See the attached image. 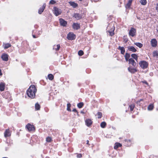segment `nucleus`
<instances>
[{
    "instance_id": "nucleus-1",
    "label": "nucleus",
    "mask_w": 158,
    "mask_h": 158,
    "mask_svg": "<svg viewBox=\"0 0 158 158\" xmlns=\"http://www.w3.org/2000/svg\"><path fill=\"white\" fill-rule=\"evenodd\" d=\"M37 89L34 85H31L27 91V94L28 96L31 98H33L35 96V93Z\"/></svg>"
},
{
    "instance_id": "nucleus-2",
    "label": "nucleus",
    "mask_w": 158,
    "mask_h": 158,
    "mask_svg": "<svg viewBox=\"0 0 158 158\" xmlns=\"http://www.w3.org/2000/svg\"><path fill=\"white\" fill-rule=\"evenodd\" d=\"M131 64L133 66L131 67V66L129 67V72L134 73L137 71L136 69V63L135 60L132 58L129 59V65Z\"/></svg>"
},
{
    "instance_id": "nucleus-3",
    "label": "nucleus",
    "mask_w": 158,
    "mask_h": 158,
    "mask_svg": "<svg viewBox=\"0 0 158 158\" xmlns=\"http://www.w3.org/2000/svg\"><path fill=\"white\" fill-rule=\"evenodd\" d=\"M107 31L109 33L110 35L112 36L114 35L115 27L113 23L109 24L107 27Z\"/></svg>"
},
{
    "instance_id": "nucleus-4",
    "label": "nucleus",
    "mask_w": 158,
    "mask_h": 158,
    "mask_svg": "<svg viewBox=\"0 0 158 158\" xmlns=\"http://www.w3.org/2000/svg\"><path fill=\"white\" fill-rule=\"evenodd\" d=\"M53 13L56 16H58L60 15L62 13V11L60 9L56 7H54L53 8Z\"/></svg>"
},
{
    "instance_id": "nucleus-5",
    "label": "nucleus",
    "mask_w": 158,
    "mask_h": 158,
    "mask_svg": "<svg viewBox=\"0 0 158 158\" xmlns=\"http://www.w3.org/2000/svg\"><path fill=\"white\" fill-rule=\"evenodd\" d=\"M76 38V35L73 33L69 32L67 35V38L69 40H73Z\"/></svg>"
},
{
    "instance_id": "nucleus-6",
    "label": "nucleus",
    "mask_w": 158,
    "mask_h": 158,
    "mask_svg": "<svg viewBox=\"0 0 158 158\" xmlns=\"http://www.w3.org/2000/svg\"><path fill=\"white\" fill-rule=\"evenodd\" d=\"M136 33V30L134 28L132 27L129 30V35L132 37H134L135 36Z\"/></svg>"
},
{
    "instance_id": "nucleus-7",
    "label": "nucleus",
    "mask_w": 158,
    "mask_h": 158,
    "mask_svg": "<svg viewBox=\"0 0 158 158\" xmlns=\"http://www.w3.org/2000/svg\"><path fill=\"white\" fill-rule=\"evenodd\" d=\"M139 64L141 68L146 69L148 66V63L145 61H142L139 63Z\"/></svg>"
},
{
    "instance_id": "nucleus-8",
    "label": "nucleus",
    "mask_w": 158,
    "mask_h": 158,
    "mask_svg": "<svg viewBox=\"0 0 158 158\" xmlns=\"http://www.w3.org/2000/svg\"><path fill=\"white\" fill-rule=\"evenodd\" d=\"M29 131H33L35 130V127L33 125H31L30 123H28L26 126Z\"/></svg>"
},
{
    "instance_id": "nucleus-9",
    "label": "nucleus",
    "mask_w": 158,
    "mask_h": 158,
    "mask_svg": "<svg viewBox=\"0 0 158 158\" xmlns=\"http://www.w3.org/2000/svg\"><path fill=\"white\" fill-rule=\"evenodd\" d=\"M11 132L10 131L9 129H6L5 132H4V135L5 138L9 137L11 135Z\"/></svg>"
},
{
    "instance_id": "nucleus-10",
    "label": "nucleus",
    "mask_w": 158,
    "mask_h": 158,
    "mask_svg": "<svg viewBox=\"0 0 158 158\" xmlns=\"http://www.w3.org/2000/svg\"><path fill=\"white\" fill-rule=\"evenodd\" d=\"M151 46L153 47H156L157 44V42L156 40L155 39H153L151 41Z\"/></svg>"
},
{
    "instance_id": "nucleus-11",
    "label": "nucleus",
    "mask_w": 158,
    "mask_h": 158,
    "mask_svg": "<svg viewBox=\"0 0 158 158\" xmlns=\"http://www.w3.org/2000/svg\"><path fill=\"white\" fill-rule=\"evenodd\" d=\"M59 21L60 24L61 26L64 27H65L67 25V22L64 20L63 19H60Z\"/></svg>"
},
{
    "instance_id": "nucleus-12",
    "label": "nucleus",
    "mask_w": 158,
    "mask_h": 158,
    "mask_svg": "<svg viewBox=\"0 0 158 158\" xmlns=\"http://www.w3.org/2000/svg\"><path fill=\"white\" fill-rule=\"evenodd\" d=\"M82 15L78 13L74 14L73 17L77 20H79L82 18Z\"/></svg>"
},
{
    "instance_id": "nucleus-13",
    "label": "nucleus",
    "mask_w": 158,
    "mask_h": 158,
    "mask_svg": "<svg viewBox=\"0 0 158 158\" xmlns=\"http://www.w3.org/2000/svg\"><path fill=\"white\" fill-rule=\"evenodd\" d=\"M73 27L74 30H78L80 28V25L78 23H74L73 24Z\"/></svg>"
},
{
    "instance_id": "nucleus-14",
    "label": "nucleus",
    "mask_w": 158,
    "mask_h": 158,
    "mask_svg": "<svg viewBox=\"0 0 158 158\" xmlns=\"http://www.w3.org/2000/svg\"><path fill=\"white\" fill-rule=\"evenodd\" d=\"M46 6L45 3H44L42 6L40 8L38 12L39 14H41L43 12Z\"/></svg>"
},
{
    "instance_id": "nucleus-15",
    "label": "nucleus",
    "mask_w": 158,
    "mask_h": 158,
    "mask_svg": "<svg viewBox=\"0 0 158 158\" xmlns=\"http://www.w3.org/2000/svg\"><path fill=\"white\" fill-rule=\"evenodd\" d=\"M2 60L6 61H8V55L6 54H3L1 56Z\"/></svg>"
},
{
    "instance_id": "nucleus-16",
    "label": "nucleus",
    "mask_w": 158,
    "mask_h": 158,
    "mask_svg": "<svg viewBox=\"0 0 158 158\" xmlns=\"http://www.w3.org/2000/svg\"><path fill=\"white\" fill-rule=\"evenodd\" d=\"M85 123L86 125L89 127L92 124V121L91 119H87L85 120Z\"/></svg>"
},
{
    "instance_id": "nucleus-17",
    "label": "nucleus",
    "mask_w": 158,
    "mask_h": 158,
    "mask_svg": "<svg viewBox=\"0 0 158 158\" xmlns=\"http://www.w3.org/2000/svg\"><path fill=\"white\" fill-rule=\"evenodd\" d=\"M5 88V84L3 82H1L0 83V90L2 91L4 90Z\"/></svg>"
},
{
    "instance_id": "nucleus-18",
    "label": "nucleus",
    "mask_w": 158,
    "mask_h": 158,
    "mask_svg": "<svg viewBox=\"0 0 158 158\" xmlns=\"http://www.w3.org/2000/svg\"><path fill=\"white\" fill-rule=\"evenodd\" d=\"M122 146V144L119 143H116L114 144V148L115 149H117L119 147H121Z\"/></svg>"
},
{
    "instance_id": "nucleus-19",
    "label": "nucleus",
    "mask_w": 158,
    "mask_h": 158,
    "mask_svg": "<svg viewBox=\"0 0 158 158\" xmlns=\"http://www.w3.org/2000/svg\"><path fill=\"white\" fill-rule=\"evenodd\" d=\"M60 48V45L57 44L56 45H54L53 47V49L54 50H55L56 51H58L59 50Z\"/></svg>"
},
{
    "instance_id": "nucleus-20",
    "label": "nucleus",
    "mask_w": 158,
    "mask_h": 158,
    "mask_svg": "<svg viewBox=\"0 0 158 158\" xmlns=\"http://www.w3.org/2000/svg\"><path fill=\"white\" fill-rule=\"evenodd\" d=\"M70 5L74 8H75L77 6V5L74 2H69Z\"/></svg>"
},
{
    "instance_id": "nucleus-21",
    "label": "nucleus",
    "mask_w": 158,
    "mask_h": 158,
    "mask_svg": "<svg viewBox=\"0 0 158 158\" xmlns=\"http://www.w3.org/2000/svg\"><path fill=\"white\" fill-rule=\"evenodd\" d=\"M40 106L38 103H36L35 105V110H39L40 109Z\"/></svg>"
},
{
    "instance_id": "nucleus-22",
    "label": "nucleus",
    "mask_w": 158,
    "mask_h": 158,
    "mask_svg": "<svg viewBox=\"0 0 158 158\" xmlns=\"http://www.w3.org/2000/svg\"><path fill=\"white\" fill-rule=\"evenodd\" d=\"M118 49H119L121 51V53L122 54H124L125 52V50L124 48L123 47H121L120 46H119Z\"/></svg>"
},
{
    "instance_id": "nucleus-23",
    "label": "nucleus",
    "mask_w": 158,
    "mask_h": 158,
    "mask_svg": "<svg viewBox=\"0 0 158 158\" xmlns=\"http://www.w3.org/2000/svg\"><path fill=\"white\" fill-rule=\"evenodd\" d=\"M129 50L133 52H135L137 51L136 49L133 46L129 47Z\"/></svg>"
},
{
    "instance_id": "nucleus-24",
    "label": "nucleus",
    "mask_w": 158,
    "mask_h": 158,
    "mask_svg": "<svg viewBox=\"0 0 158 158\" xmlns=\"http://www.w3.org/2000/svg\"><path fill=\"white\" fill-rule=\"evenodd\" d=\"M48 79L50 80H52L54 78L53 76L51 74H49L48 76Z\"/></svg>"
},
{
    "instance_id": "nucleus-25",
    "label": "nucleus",
    "mask_w": 158,
    "mask_h": 158,
    "mask_svg": "<svg viewBox=\"0 0 158 158\" xmlns=\"http://www.w3.org/2000/svg\"><path fill=\"white\" fill-rule=\"evenodd\" d=\"M106 126V123L105 122H102L101 123L100 126L102 128H104Z\"/></svg>"
},
{
    "instance_id": "nucleus-26",
    "label": "nucleus",
    "mask_w": 158,
    "mask_h": 158,
    "mask_svg": "<svg viewBox=\"0 0 158 158\" xmlns=\"http://www.w3.org/2000/svg\"><path fill=\"white\" fill-rule=\"evenodd\" d=\"M83 105L84 103L83 102H81L77 104V106L79 108H81L83 107Z\"/></svg>"
},
{
    "instance_id": "nucleus-27",
    "label": "nucleus",
    "mask_w": 158,
    "mask_h": 158,
    "mask_svg": "<svg viewBox=\"0 0 158 158\" xmlns=\"http://www.w3.org/2000/svg\"><path fill=\"white\" fill-rule=\"evenodd\" d=\"M135 44L136 45L140 48H142L143 45L142 44L139 43H135Z\"/></svg>"
},
{
    "instance_id": "nucleus-28",
    "label": "nucleus",
    "mask_w": 158,
    "mask_h": 158,
    "mask_svg": "<svg viewBox=\"0 0 158 158\" xmlns=\"http://www.w3.org/2000/svg\"><path fill=\"white\" fill-rule=\"evenodd\" d=\"M10 44L9 43L6 44L4 45V48L5 49H7L11 46Z\"/></svg>"
},
{
    "instance_id": "nucleus-29",
    "label": "nucleus",
    "mask_w": 158,
    "mask_h": 158,
    "mask_svg": "<svg viewBox=\"0 0 158 158\" xmlns=\"http://www.w3.org/2000/svg\"><path fill=\"white\" fill-rule=\"evenodd\" d=\"M153 56L154 57H156L158 58V52L154 51L153 53Z\"/></svg>"
},
{
    "instance_id": "nucleus-30",
    "label": "nucleus",
    "mask_w": 158,
    "mask_h": 158,
    "mask_svg": "<svg viewBox=\"0 0 158 158\" xmlns=\"http://www.w3.org/2000/svg\"><path fill=\"white\" fill-rule=\"evenodd\" d=\"M140 2L141 4L143 5H146L147 3L146 0H140Z\"/></svg>"
},
{
    "instance_id": "nucleus-31",
    "label": "nucleus",
    "mask_w": 158,
    "mask_h": 158,
    "mask_svg": "<svg viewBox=\"0 0 158 158\" xmlns=\"http://www.w3.org/2000/svg\"><path fill=\"white\" fill-rule=\"evenodd\" d=\"M71 107V104L70 103H68L67 104V110L68 111H71V110L70 108Z\"/></svg>"
},
{
    "instance_id": "nucleus-32",
    "label": "nucleus",
    "mask_w": 158,
    "mask_h": 158,
    "mask_svg": "<svg viewBox=\"0 0 158 158\" xmlns=\"http://www.w3.org/2000/svg\"><path fill=\"white\" fill-rule=\"evenodd\" d=\"M153 108V106L152 104L150 105L148 107V109L149 110H152Z\"/></svg>"
},
{
    "instance_id": "nucleus-33",
    "label": "nucleus",
    "mask_w": 158,
    "mask_h": 158,
    "mask_svg": "<svg viewBox=\"0 0 158 158\" xmlns=\"http://www.w3.org/2000/svg\"><path fill=\"white\" fill-rule=\"evenodd\" d=\"M131 56L133 58H134L135 60H137V56L135 54H132L131 55Z\"/></svg>"
},
{
    "instance_id": "nucleus-34",
    "label": "nucleus",
    "mask_w": 158,
    "mask_h": 158,
    "mask_svg": "<svg viewBox=\"0 0 158 158\" xmlns=\"http://www.w3.org/2000/svg\"><path fill=\"white\" fill-rule=\"evenodd\" d=\"M84 54L82 50H80L78 52V54L80 56H81Z\"/></svg>"
},
{
    "instance_id": "nucleus-35",
    "label": "nucleus",
    "mask_w": 158,
    "mask_h": 158,
    "mask_svg": "<svg viewBox=\"0 0 158 158\" xmlns=\"http://www.w3.org/2000/svg\"><path fill=\"white\" fill-rule=\"evenodd\" d=\"M129 107H130V110L132 111L135 107V105L134 104H132L129 106Z\"/></svg>"
},
{
    "instance_id": "nucleus-36",
    "label": "nucleus",
    "mask_w": 158,
    "mask_h": 158,
    "mask_svg": "<svg viewBox=\"0 0 158 158\" xmlns=\"http://www.w3.org/2000/svg\"><path fill=\"white\" fill-rule=\"evenodd\" d=\"M125 57L126 60L127 61L128 60V54L127 53H126Z\"/></svg>"
},
{
    "instance_id": "nucleus-37",
    "label": "nucleus",
    "mask_w": 158,
    "mask_h": 158,
    "mask_svg": "<svg viewBox=\"0 0 158 158\" xmlns=\"http://www.w3.org/2000/svg\"><path fill=\"white\" fill-rule=\"evenodd\" d=\"M98 118H101L102 117V113L100 112H98Z\"/></svg>"
},
{
    "instance_id": "nucleus-38",
    "label": "nucleus",
    "mask_w": 158,
    "mask_h": 158,
    "mask_svg": "<svg viewBox=\"0 0 158 158\" xmlns=\"http://www.w3.org/2000/svg\"><path fill=\"white\" fill-rule=\"evenodd\" d=\"M52 139L51 137H48L46 138V141L48 142H50L51 141Z\"/></svg>"
},
{
    "instance_id": "nucleus-39",
    "label": "nucleus",
    "mask_w": 158,
    "mask_h": 158,
    "mask_svg": "<svg viewBox=\"0 0 158 158\" xmlns=\"http://www.w3.org/2000/svg\"><path fill=\"white\" fill-rule=\"evenodd\" d=\"M56 3V1L54 0H51L49 2V4H54Z\"/></svg>"
},
{
    "instance_id": "nucleus-40",
    "label": "nucleus",
    "mask_w": 158,
    "mask_h": 158,
    "mask_svg": "<svg viewBox=\"0 0 158 158\" xmlns=\"http://www.w3.org/2000/svg\"><path fill=\"white\" fill-rule=\"evenodd\" d=\"M42 33V31H37L36 32V34H37L38 35H40Z\"/></svg>"
},
{
    "instance_id": "nucleus-41",
    "label": "nucleus",
    "mask_w": 158,
    "mask_h": 158,
    "mask_svg": "<svg viewBox=\"0 0 158 158\" xmlns=\"http://www.w3.org/2000/svg\"><path fill=\"white\" fill-rule=\"evenodd\" d=\"M82 156V155L81 154H78L77 155V157L79 158L81 157Z\"/></svg>"
},
{
    "instance_id": "nucleus-42",
    "label": "nucleus",
    "mask_w": 158,
    "mask_h": 158,
    "mask_svg": "<svg viewBox=\"0 0 158 158\" xmlns=\"http://www.w3.org/2000/svg\"><path fill=\"white\" fill-rule=\"evenodd\" d=\"M125 7L126 10H127L128 8V2L127 3L125 6Z\"/></svg>"
},
{
    "instance_id": "nucleus-43",
    "label": "nucleus",
    "mask_w": 158,
    "mask_h": 158,
    "mask_svg": "<svg viewBox=\"0 0 158 158\" xmlns=\"http://www.w3.org/2000/svg\"><path fill=\"white\" fill-rule=\"evenodd\" d=\"M124 41L125 42V43H126L128 41V39H125V36H124Z\"/></svg>"
},
{
    "instance_id": "nucleus-44",
    "label": "nucleus",
    "mask_w": 158,
    "mask_h": 158,
    "mask_svg": "<svg viewBox=\"0 0 158 158\" xmlns=\"http://www.w3.org/2000/svg\"><path fill=\"white\" fill-rule=\"evenodd\" d=\"M156 10L158 12V3L156 5Z\"/></svg>"
},
{
    "instance_id": "nucleus-45",
    "label": "nucleus",
    "mask_w": 158,
    "mask_h": 158,
    "mask_svg": "<svg viewBox=\"0 0 158 158\" xmlns=\"http://www.w3.org/2000/svg\"><path fill=\"white\" fill-rule=\"evenodd\" d=\"M73 112H76L77 113H78V112L77 111V110H76V109H74L73 110Z\"/></svg>"
},
{
    "instance_id": "nucleus-46",
    "label": "nucleus",
    "mask_w": 158,
    "mask_h": 158,
    "mask_svg": "<svg viewBox=\"0 0 158 158\" xmlns=\"http://www.w3.org/2000/svg\"><path fill=\"white\" fill-rule=\"evenodd\" d=\"M142 82L144 83H145V84H146V85H148V83L146 81H143Z\"/></svg>"
},
{
    "instance_id": "nucleus-47",
    "label": "nucleus",
    "mask_w": 158,
    "mask_h": 158,
    "mask_svg": "<svg viewBox=\"0 0 158 158\" xmlns=\"http://www.w3.org/2000/svg\"><path fill=\"white\" fill-rule=\"evenodd\" d=\"M32 36H33V37L34 38H36L37 37H36L35 35H32Z\"/></svg>"
},
{
    "instance_id": "nucleus-48",
    "label": "nucleus",
    "mask_w": 158,
    "mask_h": 158,
    "mask_svg": "<svg viewBox=\"0 0 158 158\" xmlns=\"http://www.w3.org/2000/svg\"><path fill=\"white\" fill-rule=\"evenodd\" d=\"M131 2H132V0H129V6L130 5H129L131 3Z\"/></svg>"
},
{
    "instance_id": "nucleus-49",
    "label": "nucleus",
    "mask_w": 158,
    "mask_h": 158,
    "mask_svg": "<svg viewBox=\"0 0 158 158\" xmlns=\"http://www.w3.org/2000/svg\"><path fill=\"white\" fill-rule=\"evenodd\" d=\"M87 144H89V141L88 140H87V143H86Z\"/></svg>"
},
{
    "instance_id": "nucleus-50",
    "label": "nucleus",
    "mask_w": 158,
    "mask_h": 158,
    "mask_svg": "<svg viewBox=\"0 0 158 158\" xmlns=\"http://www.w3.org/2000/svg\"><path fill=\"white\" fill-rule=\"evenodd\" d=\"M2 75V72H1V70L0 69V75Z\"/></svg>"
},
{
    "instance_id": "nucleus-51",
    "label": "nucleus",
    "mask_w": 158,
    "mask_h": 158,
    "mask_svg": "<svg viewBox=\"0 0 158 158\" xmlns=\"http://www.w3.org/2000/svg\"><path fill=\"white\" fill-rule=\"evenodd\" d=\"M82 4L83 5V4ZM83 5L85 6H87L88 4L87 3H86L85 4H83Z\"/></svg>"
},
{
    "instance_id": "nucleus-52",
    "label": "nucleus",
    "mask_w": 158,
    "mask_h": 158,
    "mask_svg": "<svg viewBox=\"0 0 158 158\" xmlns=\"http://www.w3.org/2000/svg\"><path fill=\"white\" fill-rule=\"evenodd\" d=\"M156 30H157V32H158V27H157Z\"/></svg>"
},
{
    "instance_id": "nucleus-53",
    "label": "nucleus",
    "mask_w": 158,
    "mask_h": 158,
    "mask_svg": "<svg viewBox=\"0 0 158 158\" xmlns=\"http://www.w3.org/2000/svg\"><path fill=\"white\" fill-rule=\"evenodd\" d=\"M81 113H83V114L84 113V112H83L82 111H81Z\"/></svg>"
},
{
    "instance_id": "nucleus-54",
    "label": "nucleus",
    "mask_w": 158,
    "mask_h": 158,
    "mask_svg": "<svg viewBox=\"0 0 158 158\" xmlns=\"http://www.w3.org/2000/svg\"><path fill=\"white\" fill-rule=\"evenodd\" d=\"M83 0H79V1L80 2H82Z\"/></svg>"
},
{
    "instance_id": "nucleus-55",
    "label": "nucleus",
    "mask_w": 158,
    "mask_h": 158,
    "mask_svg": "<svg viewBox=\"0 0 158 158\" xmlns=\"http://www.w3.org/2000/svg\"><path fill=\"white\" fill-rule=\"evenodd\" d=\"M5 94H8V92H6V93H5Z\"/></svg>"
},
{
    "instance_id": "nucleus-56",
    "label": "nucleus",
    "mask_w": 158,
    "mask_h": 158,
    "mask_svg": "<svg viewBox=\"0 0 158 158\" xmlns=\"http://www.w3.org/2000/svg\"><path fill=\"white\" fill-rule=\"evenodd\" d=\"M46 158H49L48 157H47Z\"/></svg>"
}]
</instances>
